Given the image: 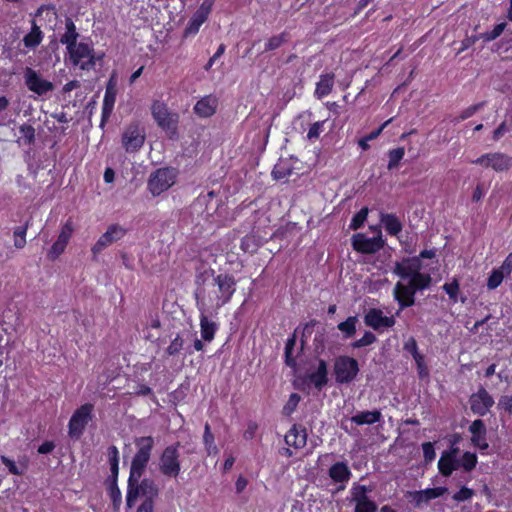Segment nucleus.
Segmentation results:
<instances>
[{"label":"nucleus","instance_id":"1","mask_svg":"<svg viewBox=\"0 0 512 512\" xmlns=\"http://www.w3.org/2000/svg\"><path fill=\"white\" fill-rule=\"evenodd\" d=\"M194 298L199 311L216 312L230 302L236 291L233 276L219 274L214 276L213 269H205L196 274Z\"/></svg>","mask_w":512,"mask_h":512},{"label":"nucleus","instance_id":"28","mask_svg":"<svg viewBox=\"0 0 512 512\" xmlns=\"http://www.w3.org/2000/svg\"><path fill=\"white\" fill-rule=\"evenodd\" d=\"M285 442L287 445L296 449L303 448L307 442L306 429L301 426L294 425L285 435Z\"/></svg>","mask_w":512,"mask_h":512},{"label":"nucleus","instance_id":"48","mask_svg":"<svg viewBox=\"0 0 512 512\" xmlns=\"http://www.w3.org/2000/svg\"><path fill=\"white\" fill-rule=\"evenodd\" d=\"M300 396L297 393H292L283 407V413L287 416L291 415L300 402Z\"/></svg>","mask_w":512,"mask_h":512},{"label":"nucleus","instance_id":"29","mask_svg":"<svg viewBox=\"0 0 512 512\" xmlns=\"http://www.w3.org/2000/svg\"><path fill=\"white\" fill-rule=\"evenodd\" d=\"M458 452L459 448L457 447H452L450 450L442 452L441 457L438 461V469L443 476L449 477L455 470V466H453L454 453Z\"/></svg>","mask_w":512,"mask_h":512},{"label":"nucleus","instance_id":"13","mask_svg":"<svg viewBox=\"0 0 512 512\" xmlns=\"http://www.w3.org/2000/svg\"><path fill=\"white\" fill-rule=\"evenodd\" d=\"M473 163L485 168H492L496 172H503L512 167V157L501 152H491L483 154Z\"/></svg>","mask_w":512,"mask_h":512},{"label":"nucleus","instance_id":"27","mask_svg":"<svg viewBox=\"0 0 512 512\" xmlns=\"http://www.w3.org/2000/svg\"><path fill=\"white\" fill-rule=\"evenodd\" d=\"M329 477L336 483H342L340 489L345 488V484L350 480L351 478V471L345 462H336L333 464L329 469Z\"/></svg>","mask_w":512,"mask_h":512},{"label":"nucleus","instance_id":"14","mask_svg":"<svg viewBox=\"0 0 512 512\" xmlns=\"http://www.w3.org/2000/svg\"><path fill=\"white\" fill-rule=\"evenodd\" d=\"M217 209L214 191L200 194L191 205V213L204 220H209Z\"/></svg>","mask_w":512,"mask_h":512},{"label":"nucleus","instance_id":"8","mask_svg":"<svg viewBox=\"0 0 512 512\" xmlns=\"http://www.w3.org/2000/svg\"><path fill=\"white\" fill-rule=\"evenodd\" d=\"M151 112L156 123L165 131L171 134V137L176 134L178 123V114L170 112L167 105L161 101H154L151 107Z\"/></svg>","mask_w":512,"mask_h":512},{"label":"nucleus","instance_id":"63","mask_svg":"<svg viewBox=\"0 0 512 512\" xmlns=\"http://www.w3.org/2000/svg\"><path fill=\"white\" fill-rule=\"evenodd\" d=\"M203 441L208 455H216L218 453V448L214 443V436L203 437Z\"/></svg>","mask_w":512,"mask_h":512},{"label":"nucleus","instance_id":"34","mask_svg":"<svg viewBox=\"0 0 512 512\" xmlns=\"http://www.w3.org/2000/svg\"><path fill=\"white\" fill-rule=\"evenodd\" d=\"M380 222L386 232L392 236L398 235L402 230V224L394 214H381Z\"/></svg>","mask_w":512,"mask_h":512},{"label":"nucleus","instance_id":"52","mask_svg":"<svg viewBox=\"0 0 512 512\" xmlns=\"http://www.w3.org/2000/svg\"><path fill=\"white\" fill-rule=\"evenodd\" d=\"M295 344H296V340H295V337L293 336L287 340L286 345H285L286 364L289 366L295 365V360L292 357V351H293Z\"/></svg>","mask_w":512,"mask_h":512},{"label":"nucleus","instance_id":"60","mask_svg":"<svg viewBox=\"0 0 512 512\" xmlns=\"http://www.w3.org/2000/svg\"><path fill=\"white\" fill-rule=\"evenodd\" d=\"M322 128H323V122L318 121V122L313 123L308 130L307 138L309 140L317 139L319 137L320 133L322 132Z\"/></svg>","mask_w":512,"mask_h":512},{"label":"nucleus","instance_id":"49","mask_svg":"<svg viewBox=\"0 0 512 512\" xmlns=\"http://www.w3.org/2000/svg\"><path fill=\"white\" fill-rule=\"evenodd\" d=\"M240 247L244 252L253 253L257 250L258 243L254 236L247 235L242 238Z\"/></svg>","mask_w":512,"mask_h":512},{"label":"nucleus","instance_id":"22","mask_svg":"<svg viewBox=\"0 0 512 512\" xmlns=\"http://www.w3.org/2000/svg\"><path fill=\"white\" fill-rule=\"evenodd\" d=\"M447 491L448 489L446 487H435L420 491H410L408 492V498L415 504V506L420 507L423 504L428 503L430 500L443 496Z\"/></svg>","mask_w":512,"mask_h":512},{"label":"nucleus","instance_id":"37","mask_svg":"<svg viewBox=\"0 0 512 512\" xmlns=\"http://www.w3.org/2000/svg\"><path fill=\"white\" fill-rule=\"evenodd\" d=\"M431 276L426 273H421V270H418L410 279L409 283L412 287L417 291L421 289L427 288L431 283Z\"/></svg>","mask_w":512,"mask_h":512},{"label":"nucleus","instance_id":"45","mask_svg":"<svg viewBox=\"0 0 512 512\" xmlns=\"http://www.w3.org/2000/svg\"><path fill=\"white\" fill-rule=\"evenodd\" d=\"M484 104V102H479L467 107L459 114V116L455 119V122L458 123L472 117L477 111L484 107Z\"/></svg>","mask_w":512,"mask_h":512},{"label":"nucleus","instance_id":"2","mask_svg":"<svg viewBox=\"0 0 512 512\" xmlns=\"http://www.w3.org/2000/svg\"><path fill=\"white\" fill-rule=\"evenodd\" d=\"M160 493L157 482L152 478H128V488L126 494V505L131 508L136 500L141 497L143 501H150L154 503Z\"/></svg>","mask_w":512,"mask_h":512},{"label":"nucleus","instance_id":"20","mask_svg":"<svg viewBox=\"0 0 512 512\" xmlns=\"http://www.w3.org/2000/svg\"><path fill=\"white\" fill-rule=\"evenodd\" d=\"M417 291L412 287L410 283L403 284L401 282L396 283L393 294L395 300L399 303V311L397 315H399L400 311L406 307H410L415 302V293Z\"/></svg>","mask_w":512,"mask_h":512},{"label":"nucleus","instance_id":"46","mask_svg":"<svg viewBox=\"0 0 512 512\" xmlns=\"http://www.w3.org/2000/svg\"><path fill=\"white\" fill-rule=\"evenodd\" d=\"M376 341V336L370 332V331H366L364 333V335L356 340L355 342H353L351 344V346L355 349H358V348H362V347H365V346H368V345H371L373 344L374 342Z\"/></svg>","mask_w":512,"mask_h":512},{"label":"nucleus","instance_id":"39","mask_svg":"<svg viewBox=\"0 0 512 512\" xmlns=\"http://www.w3.org/2000/svg\"><path fill=\"white\" fill-rule=\"evenodd\" d=\"M20 137L18 142L25 145H30L35 140V129L32 125L23 124L19 127Z\"/></svg>","mask_w":512,"mask_h":512},{"label":"nucleus","instance_id":"47","mask_svg":"<svg viewBox=\"0 0 512 512\" xmlns=\"http://www.w3.org/2000/svg\"><path fill=\"white\" fill-rule=\"evenodd\" d=\"M286 40L285 33L271 37L265 44V51H272L279 48Z\"/></svg>","mask_w":512,"mask_h":512},{"label":"nucleus","instance_id":"54","mask_svg":"<svg viewBox=\"0 0 512 512\" xmlns=\"http://www.w3.org/2000/svg\"><path fill=\"white\" fill-rule=\"evenodd\" d=\"M416 366H417V372L420 378H425L428 376V368L425 364V359L422 354L415 355V358H413Z\"/></svg>","mask_w":512,"mask_h":512},{"label":"nucleus","instance_id":"41","mask_svg":"<svg viewBox=\"0 0 512 512\" xmlns=\"http://www.w3.org/2000/svg\"><path fill=\"white\" fill-rule=\"evenodd\" d=\"M404 154L405 150L403 147H398L396 149L390 150L388 153L389 162L387 168L389 170L395 169L398 166L399 162L403 159Z\"/></svg>","mask_w":512,"mask_h":512},{"label":"nucleus","instance_id":"64","mask_svg":"<svg viewBox=\"0 0 512 512\" xmlns=\"http://www.w3.org/2000/svg\"><path fill=\"white\" fill-rule=\"evenodd\" d=\"M224 52H225V45L224 44L219 45L217 51L214 53V55L209 59V61L205 65V69L209 70L213 66L215 61L224 54Z\"/></svg>","mask_w":512,"mask_h":512},{"label":"nucleus","instance_id":"30","mask_svg":"<svg viewBox=\"0 0 512 512\" xmlns=\"http://www.w3.org/2000/svg\"><path fill=\"white\" fill-rule=\"evenodd\" d=\"M217 99L212 96H206L199 100L194 106V112L200 117H210L215 113Z\"/></svg>","mask_w":512,"mask_h":512},{"label":"nucleus","instance_id":"26","mask_svg":"<svg viewBox=\"0 0 512 512\" xmlns=\"http://www.w3.org/2000/svg\"><path fill=\"white\" fill-rule=\"evenodd\" d=\"M470 403L474 413L484 416L494 404V400L486 390H480L471 397Z\"/></svg>","mask_w":512,"mask_h":512},{"label":"nucleus","instance_id":"32","mask_svg":"<svg viewBox=\"0 0 512 512\" xmlns=\"http://www.w3.org/2000/svg\"><path fill=\"white\" fill-rule=\"evenodd\" d=\"M335 76L333 73L321 74L319 81L316 83L315 96L321 99L329 95L334 86Z\"/></svg>","mask_w":512,"mask_h":512},{"label":"nucleus","instance_id":"12","mask_svg":"<svg viewBox=\"0 0 512 512\" xmlns=\"http://www.w3.org/2000/svg\"><path fill=\"white\" fill-rule=\"evenodd\" d=\"M371 489L365 485L354 484L350 489L351 502L355 504L354 512H377V504L368 497Z\"/></svg>","mask_w":512,"mask_h":512},{"label":"nucleus","instance_id":"53","mask_svg":"<svg viewBox=\"0 0 512 512\" xmlns=\"http://www.w3.org/2000/svg\"><path fill=\"white\" fill-rule=\"evenodd\" d=\"M474 495V491L468 487H461L458 492L453 495V499L457 502L470 500Z\"/></svg>","mask_w":512,"mask_h":512},{"label":"nucleus","instance_id":"40","mask_svg":"<svg viewBox=\"0 0 512 512\" xmlns=\"http://www.w3.org/2000/svg\"><path fill=\"white\" fill-rule=\"evenodd\" d=\"M28 229V222L24 226L17 227L14 229V246L17 249H22L26 245V232Z\"/></svg>","mask_w":512,"mask_h":512},{"label":"nucleus","instance_id":"55","mask_svg":"<svg viewBox=\"0 0 512 512\" xmlns=\"http://www.w3.org/2000/svg\"><path fill=\"white\" fill-rule=\"evenodd\" d=\"M2 463L6 466L9 472L13 475H22L24 473V469L19 468L16 463L9 459L6 456H1Z\"/></svg>","mask_w":512,"mask_h":512},{"label":"nucleus","instance_id":"11","mask_svg":"<svg viewBox=\"0 0 512 512\" xmlns=\"http://www.w3.org/2000/svg\"><path fill=\"white\" fill-rule=\"evenodd\" d=\"M378 233L375 237H367L365 234L359 233L353 236V248L361 253L372 254L376 253L384 247V240L382 239L381 232L378 228H372Z\"/></svg>","mask_w":512,"mask_h":512},{"label":"nucleus","instance_id":"35","mask_svg":"<svg viewBox=\"0 0 512 512\" xmlns=\"http://www.w3.org/2000/svg\"><path fill=\"white\" fill-rule=\"evenodd\" d=\"M381 417L382 415L380 411H364L352 416L351 421L356 425L374 424L379 422Z\"/></svg>","mask_w":512,"mask_h":512},{"label":"nucleus","instance_id":"62","mask_svg":"<svg viewBox=\"0 0 512 512\" xmlns=\"http://www.w3.org/2000/svg\"><path fill=\"white\" fill-rule=\"evenodd\" d=\"M472 435L486 433L484 422L480 419L474 420L469 426Z\"/></svg>","mask_w":512,"mask_h":512},{"label":"nucleus","instance_id":"56","mask_svg":"<svg viewBox=\"0 0 512 512\" xmlns=\"http://www.w3.org/2000/svg\"><path fill=\"white\" fill-rule=\"evenodd\" d=\"M512 131V124H508L506 121H503L493 132L492 138L494 141H498L501 137H503L507 132Z\"/></svg>","mask_w":512,"mask_h":512},{"label":"nucleus","instance_id":"4","mask_svg":"<svg viewBox=\"0 0 512 512\" xmlns=\"http://www.w3.org/2000/svg\"><path fill=\"white\" fill-rule=\"evenodd\" d=\"M68 53L72 64L86 71L94 69L96 61L101 59V56L97 57L94 54L93 46L90 43L80 42L69 49Z\"/></svg>","mask_w":512,"mask_h":512},{"label":"nucleus","instance_id":"5","mask_svg":"<svg viewBox=\"0 0 512 512\" xmlns=\"http://www.w3.org/2000/svg\"><path fill=\"white\" fill-rule=\"evenodd\" d=\"M359 373V364L356 359L349 356H339L333 365V374L338 384L353 382Z\"/></svg>","mask_w":512,"mask_h":512},{"label":"nucleus","instance_id":"50","mask_svg":"<svg viewBox=\"0 0 512 512\" xmlns=\"http://www.w3.org/2000/svg\"><path fill=\"white\" fill-rule=\"evenodd\" d=\"M184 341L183 339L177 335L169 344V346L166 349V353L169 356H174L178 354L183 349Z\"/></svg>","mask_w":512,"mask_h":512},{"label":"nucleus","instance_id":"19","mask_svg":"<svg viewBox=\"0 0 512 512\" xmlns=\"http://www.w3.org/2000/svg\"><path fill=\"white\" fill-rule=\"evenodd\" d=\"M73 233V226L70 221H67L61 228L60 234L54 244L48 251L47 257L50 260L58 258L65 250Z\"/></svg>","mask_w":512,"mask_h":512},{"label":"nucleus","instance_id":"3","mask_svg":"<svg viewBox=\"0 0 512 512\" xmlns=\"http://www.w3.org/2000/svg\"><path fill=\"white\" fill-rule=\"evenodd\" d=\"M137 452L132 458L130 473L131 479L141 478L150 461L154 447V439L151 436H143L135 439Z\"/></svg>","mask_w":512,"mask_h":512},{"label":"nucleus","instance_id":"6","mask_svg":"<svg viewBox=\"0 0 512 512\" xmlns=\"http://www.w3.org/2000/svg\"><path fill=\"white\" fill-rule=\"evenodd\" d=\"M179 444L167 446L159 457L160 473L168 478H176L181 472Z\"/></svg>","mask_w":512,"mask_h":512},{"label":"nucleus","instance_id":"33","mask_svg":"<svg viewBox=\"0 0 512 512\" xmlns=\"http://www.w3.org/2000/svg\"><path fill=\"white\" fill-rule=\"evenodd\" d=\"M66 31L60 37V42L66 45L67 51L71 49L73 46L77 45V39L79 34L76 31L75 24L71 19H67L65 23Z\"/></svg>","mask_w":512,"mask_h":512},{"label":"nucleus","instance_id":"16","mask_svg":"<svg viewBox=\"0 0 512 512\" xmlns=\"http://www.w3.org/2000/svg\"><path fill=\"white\" fill-rule=\"evenodd\" d=\"M24 80L27 88L39 96L45 95L54 89L52 82L44 79L37 71L26 68Z\"/></svg>","mask_w":512,"mask_h":512},{"label":"nucleus","instance_id":"38","mask_svg":"<svg viewBox=\"0 0 512 512\" xmlns=\"http://www.w3.org/2000/svg\"><path fill=\"white\" fill-rule=\"evenodd\" d=\"M357 316H350L345 321L340 322L337 328L342 332L345 338H351L356 333Z\"/></svg>","mask_w":512,"mask_h":512},{"label":"nucleus","instance_id":"61","mask_svg":"<svg viewBox=\"0 0 512 512\" xmlns=\"http://www.w3.org/2000/svg\"><path fill=\"white\" fill-rule=\"evenodd\" d=\"M404 350L412 355L413 358H415V355H420L418 351L417 342L413 337H410L405 343H404Z\"/></svg>","mask_w":512,"mask_h":512},{"label":"nucleus","instance_id":"9","mask_svg":"<svg viewBox=\"0 0 512 512\" xmlns=\"http://www.w3.org/2000/svg\"><path fill=\"white\" fill-rule=\"evenodd\" d=\"M93 408L92 404L86 403L72 414L68 423V434L71 438L78 439L83 434L88 422L92 419Z\"/></svg>","mask_w":512,"mask_h":512},{"label":"nucleus","instance_id":"18","mask_svg":"<svg viewBox=\"0 0 512 512\" xmlns=\"http://www.w3.org/2000/svg\"><path fill=\"white\" fill-rule=\"evenodd\" d=\"M364 322L367 326L379 331L393 327L396 323V319L395 316L384 315L380 309L371 308L366 312Z\"/></svg>","mask_w":512,"mask_h":512},{"label":"nucleus","instance_id":"25","mask_svg":"<svg viewBox=\"0 0 512 512\" xmlns=\"http://www.w3.org/2000/svg\"><path fill=\"white\" fill-rule=\"evenodd\" d=\"M116 81L111 77L107 82L102 104V124L110 117L116 101Z\"/></svg>","mask_w":512,"mask_h":512},{"label":"nucleus","instance_id":"59","mask_svg":"<svg viewBox=\"0 0 512 512\" xmlns=\"http://www.w3.org/2000/svg\"><path fill=\"white\" fill-rule=\"evenodd\" d=\"M471 441L480 450H485L489 446L486 441V433L472 435Z\"/></svg>","mask_w":512,"mask_h":512},{"label":"nucleus","instance_id":"31","mask_svg":"<svg viewBox=\"0 0 512 512\" xmlns=\"http://www.w3.org/2000/svg\"><path fill=\"white\" fill-rule=\"evenodd\" d=\"M308 380L318 390H321L327 384V382H328L327 364L324 360L320 359L318 361V367H317L316 371H314L308 375Z\"/></svg>","mask_w":512,"mask_h":512},{"label":"nucleus","instance_id":"17","mask_svg":"<svg viewBox=\"0 0 512 512\" xmlns=\"http://www.w3.org/2000/svg\"><path fill=\"white\" fill-rule=\"evenodd\" d=\"M213 0H204L200 7L191 17L187 27L184 31V36L188 37L198 33L201 25L207 20L208 15L211 12Z\"/></svg>","mask_w":512,"mask_h":512},{"label":"nucleus","instance_id":"24","mask_svg":"<svg viewBox=\"0 0 512 512\" xmlns=\"http://www.w3.org/2000/svg\"><path fill=\"white\" fill-rule=\"evenodd\" d=\"M421 260L417 257L405 258L400 262H396L393 273L402 279H410L418 270H421Z\"/></svg>","mask_w":512,"mask_h":512},{"label":"nucleus","instance_id":"44","mask_svg":"<svg viewBox=\"0 0 512 512\" xmlns=\"http://www.w3.org/2000/svg\"><path fill=\"white\" fill-rule=\"evenodd\" d=\"M477 464V456L475 453L465 452L461 458V467L465 471H471Z\"/></svg>","mask_w":512,"mask_h":512},{"label":"nucleus","instance_id":"15","mask_svg":"<svg viewBox=\"0 0 512 512\" xmlns=\"http://www.w3.org/2000/svg\"><path fill=\"white\" fill-rule=\"evenodd\" d=\"M126 229L118 224L110 225L106 232L103 233L94 246L91 248V252L94 256L101 253L106 247L121 240L126 235Z\"/></svg>","mask_w":512,"mask_h":512},{"label":"nucleus","instance_id":"51","mask_svg":"<svg viewBox=\"0 0 512 512\" xmlns=\"http://www.w3.org/2000/svg\"><path fill=\"white\" fill-rule=\"evenodd\" d=\"M444 291L448 294L449 298L454 302L457 301V295L459 292V283L456 279H453L450 283H445L443 285Z\"/></svg>","mask_w":512,"mask_h":512},{"label":"nucleus","instance_id":"7","mask_svg":"<svg viewBox=\"0 0 512 512\" xmlns=\"http://www.w3.org/2000/svg\"><path fill=\"white\" fill-rule=\"evenodd\" d=\"M176 175L175 169L159 168L150 174L147 188L153 196H159L174 185Z\"/></svg>","mask_w":512,"mask_h":512},{"label":"nucleus","instance_id":"36","mask_svg":"<svg viewBox=\"0 0 512 512\" xmlns=\"http://www.w3.org/2000/svg\"><path fill=\"white\" fill-rule=\"evenodd\" d=\"M43 40V32L35 21H32L30 32L24 36L23 43L27 48L37 47Z\"/></svg>","mask_w":512,"mask_h":512},{"label":"nucleus","instance_id":"43","mask_svg":"<svg viewBox=\"0 0 512 512\" xmlns=\"http://www.w3.org/2000/svg\"><path fill=\"white\" fill-rule=\"evenodd\" d=\"M505 27L506 23H499L492 30L482 33L480 35V38L483 39L485 42L493 41L503 33Z\"/></svg>","mask_w":512,"mask_h":512},{"label":"nucleus","instance_id":"21","mask_svg":"<svg viewBox=\"0 0 512 512\" xmlns=\"http://www.w3.org/2000/svg\"><path fill=\"white\" fill-rule=\"evenodd\" d=\"M512 272V253L508 254L500 267L491 271L487 279V288L494 290L499 287L503 279L509 276Z\"/></svg>","mask_w":512,"mask_h":512},{"label":"nucleus","instance_id":"58","mask_svg":"<svg viewBox=\"0 0 512 512\" xmlns=\"http://www.w3.org/2000/svg\"><path fill=\"white\" fill-rule=\"evenodd\" d=\"M118 449L116 446H110L108 449V457L113 472L118 471Z\"/></svg>","mask_w":512,"mask_h":512},{"label":"nucleus","instance_id":"57","mask_svg":"<svg viewBox=\"0 0 512 512\" xmlns=\"http://www.w3.org/2000/svg\"><path fill=\"white\" fill-rule=\"evenodd\" d=\"M422 450L424 459L426 462H431L435 459L436 453L434 449V445L431 442H425L422 444Z\"/></svg>","mask_w":512,"mask_h":512},{"label":"nucleus","instance_id":"23","mask_svg":"<svg viewBox=\"0 0 512 512\" xmlns=\"http://www.w3.org/2000/svg\"><path fill=\"white\" fill-rule=\"evenodd\" d=\"M199 313L201 338L203 341L210 343L219 329V323L213 321L210 316H217L218 313L204 311H199Z\"/></svg>","mask_w":512,"mask_h":512},{"label":"nucleus","instance_id":"42","mask_svg":"<svg viewBox=\"0 0 512 512\" xmlns=\"http://www.w3.org/2000/svg\"><path fill=\"white\" fill-rule=\"evenodd\" d=\"M367 216H368V208L364 207L353 216V218L350 222L349 228L352 230L359 229L360 227L363 226L364 222L367 219Z\"/></svg>","mask_w":512,"mask_h":512},{"label":"nucleus","instance_id":"10","mask_svg":"<svg viewBox=\"0 0 512 512\" xmlns=\"http://www.w3.org/2000/svg\"><path fill=\"white\" fill-rule=\"evenodd\" d=\"M145 131L137 123L128 125L122 133V146L127 153L138 151L144 144Z\"/></svg>","mask_w":512,"mask_h":512}]
</instances>
